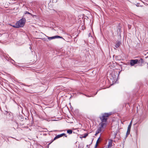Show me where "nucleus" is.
Here are the masks:
<instances>
[{
	"mask_svg": "<svg viewBox=\"0 0 148 148\" xmlns=\"http://www.w3.org/2000/svg\"><path fill=\"white\" fill-rule=\"evenodd\" d=\"M90 33H89V35H88V36H90Z\"/></svg>",
	"mask_w": 148,
	"mask_h": 148,
	"instance_id": "obj_26",
	"label": "nucleus"
},
{
	"mask_svg": "<svg viewBox=\"0 0 148 148\" xmlns=\"http://www.w3.org/2000/svg\"><path fill=\"white\" fill-rule=\"evenodd\" d=\"M131 127L128 126L126 133V136L127 137L130 134Z\"/></svg>",
	"mask_w": 148,
	"mask_h": 148,
	"instance_id": "obj_6",
	"label": "nucleus"
},
{
	"mask_svg": "<svg viewBox=\"0 0 148 148\" xmlns=\"http://www.w3.org/2000/svg\"><path fill=\"white\" fill-rule=\"evenodd\" d=\"M120 43V42H119L116 44L115 45V48H114L115 49H116V48H118L119 47Z\"/></svg>",
	"mask_w": 148,
	"mask_h": 148,
	"instance_id": "obj_9",
	"label": "nucleus"
},
{
	"mask_svg": "<svg viewBox=\"0 0 148 148\" xmlns=\"http://www.w3.org/2000/svg\"><path fill=\"white\" fill-rule=\"evenodd\" d=\"M86 97H91V96H89V95H86Z\"/></svg>",
	"mask_w": 148,
	"mask_h": 148,
	"instance_id": "obj_23",
	"label": "nucleus"
},
{
	"mask_svg": "<svg viewBox=\"0 0 148 148\" xmlns=\"http://www.w3.org/2000/svg\"><path fill=\"white\" fill-rule=\"evenodd\" d=\"M107 122H102L101 121V123L99 124L100 127H99L101 129H103L106 128L107 124Z\"/></svg>",
	"mask_w": 148,
	"mask_h": 148,
	"instance_id": "obj_3",
	"label": "nucleus"
},
{
	"mask_svg": "<svg viewBox=\"0 0 148 148\" xmlns=\"http://www.w3.org/2000/svg\"><path fill=\"white\" fill-rule=\"evenodd\" d=\"M26 19L25 18H23L16 23L18 28L23 27L26 22Z\"/></svg>",
	"mask_w": 148,
	"mask_h": 148,
	"instance_id": "obj_2",
	"label": "nucleus"
},
{
	"mask_svg": "<svg viewBox=\"0 0 148 148\" xmlns=\"http://www.w3.org/2000/svg\"><path fill=\"white\" fill-rule=\"evenodd\" d=\"M56 38H62L64 40V38H63L62 37L60 36H56Z\"/></svg>",
	"mask_w": 148,
	"mask_h": 148,
	"instance_id": "obj_14",
	"label": "nucleus"
},
{
	"mask_svg": "<svg viewBox=\"0 0 148 148\" xmlns=\"http://www.w3.org/2000/svg\"><path fill=\"white\" fill-rule=\"evenodd\" d=\"M88 135V134H85L84 135L82 136V137L83 138H85Z\"/></svg>",
	"mask_w": 148,
	"mask_h": 148,
	"instance_id": "obj_16",
	"label": "nucleus"
},
{
	"mask_svg": "<svg viewBox=\"0 0 148 148\" xmlns=\"http://www.w3.org/2000/svg\"><path fill=\"white\" fill-rule=\"evenodd\" d=\"M29 49H32V47H29Z\"/></svg>",
	"mask_w": 148,
	"mask_h": 148,
	"instance_id": "obj_28",
	"label": "nucleus"
},
{
	"mask_svg": "<svg viewBox=\"0 0 148 148\" xmlns=\"http://www.w3.org/2000/svg\"><path fill=\"white\" fill-rule=\"evenodd\" d=\"M20 84L21 85H24V86H26L25 84H23V83H22L21 82H20Z\"/></svg>",
	"mask_w": 148,
	"mask_h": 148,
	"instance_id": "obj_18",
	"label": "nucleus"
},
{
	"mask_svg": "<svg viewBox=\"0 0 148 148\" xmlns=\"http://www.w3.org/2000/svg\"><path fill=\"white\" fill-rule=\"evenodd\" d=\"M132 125L131 124H130L128 126L131 127Z\"/></svg>",
	"mask_w": 148,
	"mask_h": 148,
	"instance_id": "obj_22",
	"label": "nucleus"
},
{
	"mask_svg": "<svg viewBox=\"0 0 148 148\" xmlns=\"http://www.w3.org/2000/svg\"><path fill=\"white\" fill-rule=\"evenodd\" d=\"M138 62V59L131 60H130V64L131 66H133Z\"/></svg>",
	"mask_w": 148,
	"mask_h": 148,
	"instance_id": "obj_4",
	"label": "nucleus"
},
{
	"mask_svg": "<svg viewBox=\"0 0 148 148\" xmlns=\"http://www.w3.org/2000/svg\"><path fill=\"white\" fill-rule=\"evenodd\" d=\"M56 38H62L64 40V38H63L62 37L60 36H56Z\"/></svg>",
	"mask_w": 148,
	"mask_h": 148,
	"instance_id": "obj_15",
	"label": "nucleus"
},
{
	"mask_svg": "<svg viewBox=\"0 0 148 148\" xmlns=\"http://www.w3.org/2000/svg\"><path fill=\"white\" fill-rule=\"evenodd\" d=\"M86 146H87V147H88H88H89V145H86Z\"/></svg>",
	"mask_w": 148,
	"mask_h": 148,
	"instance_id": "obj_24",
	"label": "nucleus"
},
{
	"mask_svg": "<svg viewBox=\"0 0 148 148\" xmlns=\"http://www.w3.org/2000/svg\"><path fill=\"white\" fill-rule=\"evenodd\" d=\"M63 136H64L65 137H67V135H66V134L64 133H63L57 135V137H58V138L61 137Z\"/></svg>",
	"mask_w": 148,
	"mask_h": 148,
	"instance_id": "obj_8",
	"label": "nucleus"
},
{
	"mask_svg": "<svg viewBox=\"0 0 148 148\" xmlns=\"http://www.w3.org/2000/svg\"><path fill=\"white\" fill-rule=\"evenodd\" d=\"M100 137H99L98 138V139L97 140V141L96 143H97V144H98V141H99V139H100Z\"/></svg>",
	"mask_w": 148,
	"mask_h": 148,
	"instance_id": "obj_20",
	"label": "nucleus"
},
{
	"mask_svg": "<svg viewBox=\"0 0 148 148\" xmlns=\"http://www.w3.org/2000/svg\"><path fill=\"white\" fill-rule=\"evenodd\" d=\"M112 142H109L107 148H110L112 146Z\"/></svg>",
	"mask_w": 148,
	"mask_h": 148,
	"instance_id": "obj_11",
	"label": "nucleus"
},
{
	"mask_svg": "<svg viewBox=\"0 0 148 148\" xmlns=\"http://www.w3.org/2000/svg\"><path fill=\"white\" fill-rule=\"evenodd\" d=\"M144 60L142 58H140V59H138V63L139 66H142L144 64Z\"/></svg>",
	"mask_w": 148,
	"mask_h": 148,
	"instance_id": "obj_5",
	"label": "nucleus"
},
{
	"mask_svg": "<svg viewBox=\"0 0 148 148\" xmlns=\"http://www.w3.org/2000/svg\"><path fill=\"white\" fill-rule=\"evenodd\" d=\"M112 114L111 112L109 113H105L102 114V116L99 118L102 122H107V120L109 116Z\"/></svg>",
	"mask_w": 148,
	"mask_h": 148,
	"instance_id": "obj_1",
	"label": "nucleus"
},
{
	"mask_svg": "<svg viewBox=\"0 0 148 148\" xmlns=\"http://www.w3.org/2000/svg\"><path fill=\"white\" fill-rule=\"evenodd\" d=\"M73 131L71 130H67V133L69 134H72Z\"/></svg>",
	"mask_w": 148,
	"mask_h": 148,
	"instance_id": "obj_12",
	"label": "nucleus"
},
{
	"mask_svg": "<svg viewBox=\"0 0 148 148\" xmlns=\"http://www.w3.org/2000/svg\"><path fill=\"white\" fill-rule=\"evenodd\" d=\"M130 124H132V121H131Z\"/></svg>",
	"mask_w": 148,
	"mask_h": 148,
	"instance_id": "obj_27",
	"label": "nucleus"
},
{
	"mask_svg": "<svg viewBox=\"0 0 148 148\" xmlns=\"http://www.w3.org/2000/svg\"><path fill=\"white\" fill-rule=\"evenodd\" d=\"M47 37L48 38V39L49 40H51L53 39L56 38V36H52V37H49L47 36Z\"/></svg>",
	"mask_w": 148,
	"mask_h": 148,
	"instance_id": "obj_10",
	"label": "nucleus"
},
{
	"mask_svg": "<svg viewBox=\"0 0 148 148\" xmlns=\"http://www.w3.org/2000/svg\"><path fill=\"white\" fill-rule=\"evenodd\" d=\"M10 25L11 26L13 27L16 28H18L16 23L14 25H12V24H10Z\"/></svg>",
	"mask_w": 148,
	"mask_h": 148,
	"instance_id": "obj_13",
	"label": "nucleus"
},
{
	"mask_svg": "<svg viewBox=\"0 0 148 148\" xmlns=\"http://www.w3.org/2000/svg\"><path fill=\"white\" fill-rule=\"evenodd\" d=\"M97 144H97V143H96V144L95 145V148H96V147H97Z\"/></svg>",
	"mask_w": 148,
	"mask_h": 148,
	"instance_id": "obj_21",
	"label": "nucleus"
},
{
	"mask_svg": "<svg viewBox=\"0 0 148 148\" xmlns=\"http://www.w3.org/2000/svg\"><path fill=\"white\" fill-rule=\"evenodd\" d=\"M25 14H30V15H31V16L33 15L32 14L30 13L29 12H27V11H26V13H25Z\"/></svg>",
	"mask_w": 148,
	"mask_h": 148,
	"instance_id": "obj_17",
	"label": "nucleus"
},
{
	"mask_svg": "<svg viewBox=\"0 0 148 148\" xmlns=\"http://www.w3.org/2000/svg\"><path fill=\"white\" fill-rule=\"evenodd\" d=\"M102 131V129L100 128H99L98 130L96 131V133L95 135V136H96L98 134L100 133Z\"/></svg>",
	"mask_w": 148,
	"mask_h": 148,
	"instance_id": "obj_7",
	"label": "nucleus"
},
{
	"mask_svg": "<svg viewBox=\"0 0 148 148\" xmlns=\"http://www.w3.org/2000/svg\"><path fill=\"white\" fill-rule=\"evenodd\" d=\"M33 17H34V16H36V15H33L32 16Z\"/></svg>",
	"mask_w": 148,
	"mask_h": 148,
	"instance_id": "obj_25",
	"label": "nucleus"
},
{
	"mask_svg": "<svg viewBox=\"0 0 148 148\" xmlns=\"http://www.w3.org/2000/svg\"><path fill=\"white\" fill-rule=\"evenodd\" d=\"M58 137H57V136H56L53 139V140H56V139L58 138Z\"/></svg>",
	"mask_w": 148,
	"mask_h": 148,
	"instance_id": "obj_19",
	"label": "nucleus"
}]
</instances>
